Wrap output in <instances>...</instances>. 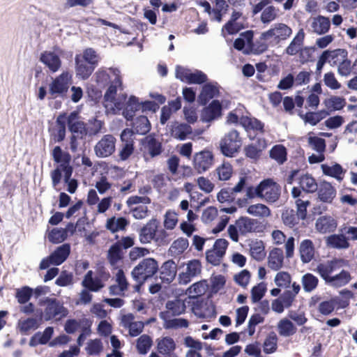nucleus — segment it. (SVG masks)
<instances>
[{"mask_svg": "<svg viewBox=\"0 0 357 357\" xmlns=\"http://www.w3.org/2000/svg\"><path fill=\"white\" fill-rule=\"evenodd\" d=\"M54 161L59 165L51 172L50 176L53 187L57 186L62 178V172L64 173V182L67 183V190L73 194L77 190L78 182L75 178H71L73 167L70 165L71 155L69 153L63 151L59 146H55L52 151Z\"/></svg>", "mask_w": 357, "mask_h": 357, "instance_id": "1", "label": "nucleus"}, {"mask_svg": "<svg viewBox=\"0 0 357 357\" xmlns=\"http://www.w3.org/2000/svg\"><path fill=\"white\" fill-rule=\"evenodd\" d=\"M159 270L158 263L153 258H145L142 260L132 271L133 279L138 283L135 288L139 289L147 280L152 278Z\"/></svg>", "mask_w": 357, "mask_h": 357, "instance_id": "2", "label": "nucleus"}, {"mask_svg": "<svg viewBox=\"0 0 357 357\" xmlns=\"http://www.w3.org/2000/svg\"><path fill=\"white\" fill-rule=\"evenodd\" d=\"M242 144L239 132L236 129H231L220 139V150L225 156L232 158L239 152Z\"/></svg>", "mask_w": 357, "mask_h": 357, "instance_id": "3", "label": "nucleus"}, {"mask_svg": "<svg viewBox=\"0 0 357 357\" xmlns=\"http://www.w3.org/2000/svg\"><path fill=\"white\" fill-rule=\"evenodd\" d=\"M73 82V75L68 71H63L54 78L49 84L48 93L51 99L66 96Z\"/></svg>", "mask_w": 357, "mask_h": 357, "instance_id": "4", "label": "nucleus"}, {"mask_svg": "<svg viewBox=\"0 0 357 357\" xmlns=\"http://www.w3.org/2000/svg\"><path fill=\"white\" fill-rule=\"evenodd\" d=\"M40 304V305H45L44 314L46 321L54 319L61 320L68 314V310L63 306V303L55 298L47 297Z\"/></svg>", "mask_w": 357, "mask_h": 357, "instance_id": "5", "label": "nucleus"}, {"mask_svg": "<svg viewBox=\"0 0 357 357\" xmlns=\"http://www.w3.org/2000/svg\"><path fill=\"white\" fill-rule=\"evenodd\" d=\"M140 151L145 162H150L163 151L162 143L154 136L148 135L141 141Z\"/></svg>", "mask_w": 357, "mask_h": 357, "instance_id": "6", "label": "nucleus"}, {"mask_svg": "<svg viewBox=\"0 0 357 357\" xmlns=\"http://www.w3.org/2000/svg\"><path fill=\"white\" fill-rule=\"evenodd\" d=\"M292 34V29L284 23H275L271 29L261 33V38L270 40L275 45L287 40Z\"/></svg>", "mask_w": 357, "mask_h": 357, "instance_id": "7", "label": "nucleus"}, {"mask_svg": "<svg viewBox=\"0 0 357 357\" xmlns=\"http://www.w3.org/2000/svg\"><path fill=\"white\" fill-rule=\"evenodd\" d=\"M70 253V245L69 243H64L57 247L50 256L41 260L39 265L40 269H47L50 265H61L66 260Z\"/></svg>", "mask_w": 357, "mask_h": 357, "instance_id": "8", "label": "nucleus"}, {"mask_svg": "<svg viewBox=\"0 0 357 357\" xmlns=\"http://www.w3.org/2000/svg\"><path fill=\"white\" fill-rule=\"evenodd\" d=\"M348 265V261L343 259H333L317 265L316 271L321 278L326 282L329 283L332 278L331 273Z\"/></svg>", "mask_w": 357, "mask_h": 357, "instance_id": "9", "label": "nucleus"}, {"mask_svg": "<svg viewBox=\"0 0 357 357\" xmlns=\"http://www.w3.org/2000/svg\"><path fill=\"white\" fill-rule=\"evenodd\" d=\"M236 225L241 235H246L248 233H261L266 229V224L248 217L239 218L236 220Z\"/></svg>", "mask_w": 357, "mask_h": 357, "instance_id": "10", "label": "nucleus"}, {"mask_svg": "<svg viewBox=\"0 0 357 357\" xmlns=\"http://www.w3.org/2000/svg\"><path fill=\"white\" fill-rule=\"evenodd\" d=\"M116 139L112 134L104 135L94 146V152L98 158H107L116 150Z\"/></svg>", "mask_w": 357, "mask_h": 357, "instance_id": "11", "label": "nucleus"}, {"mask_svg": "<svg viewBox=\"0 0 357 357\" xmlns=\"http://www.w3.org/2000/svg\"><path fill=\"white\" fill-rule=\"evenodd\" d=\"M228 245L229 243L227 240L224 238L217 239L212 249L207 250L206 252L207 262L213 266H218L225 255Z\"/></svg>", "mask_w": 357, "mask_h": 357, "instance_id": "12", "label": "nucleus"}, {"mask_svg": "<svg viewBox=\"0 0 357 357\" xmlns=\"http://www.w3.org/2000/svg\"><path fill=\"white\" fill-rule=\"evenodd\" d=\"M121 144L119 148V157L121 160H128L134 153L133 131L129 128L124 129L120 135Z\"/></svg>", "mask_w": 357, "mask_h": 357, "instance_id": "13", "label": "nucleus"}, {"mask_svg": "<svg viewBox=\"0 0 357 357\" xmlns=\"http://www.w3.org/2000/svg\"><path fill=\"white\" fill-rule=\"evenodd\" d=\"M261 199L266 202L273 203L276 202L280 196V186L272 179L268 178L260 182Z\"/></svg>", "mask_w": 357, "mask_h": 357, "instance_id": "14", "label": "nucleus"}, {"mask_svg": "<svg viewBox=\"0 0 357 357\" xmlns=\"http://www.w3.org/2000/svg\"><path fill=\"white\" fill-rule=\"evenodd\" d=\"M213 159V154L210 151L196 153L193 158V167L199 174L204 173L212 167Z\"/></svg>", "mask_w": 357, "mask_h": 357, "instance_id": "15", "label": "nucleus"}, {"mask_svg": "<svg viewBox=\"0 0 357 357\" xmlns=\"http://www.w3.org/2000/svg\"><path fill=\"white\" fill-rule=\"evenodd\" d=\"M119 88L122 89V80L121 77L119 75H117L112 82L104 95L103 98L105 107H108L109 103H112L114 104V107L118 110H121L123 108V104L116 100L117 89Z\"/></svg>", "mask_w": 357, "mask_h": 357, "instance_id": "16", "label": "nucleus"}, {"mask_svg": "<svg viewBox=\"0 0 357 357\" xmlns=\"http://www.w3.org/2000/svg\"><path fill=\"white\" fill-rule=\"evenodd\" d=\"M121 326L128 330L131 337H137L142 333L144 328L143 321H135V316L132 313L123 314L121 319Z\"/></svg>", "mask_w": 357, "mask_h": 357, "instance_id": "17", "label": "nucleus"}, {"mask_svg": "<svg viewBox=\"0 0 357 357\" xmlns=\"http://www.w3.org/2000/svg\"><path fill=\"white\" fill-rule=\"evenodd\" d=\"M67 123L68 129L72 135L79 137V138H85L87 135V129L86 123L78 120V114L73 112L67 117Z\"/></svg>", "mask_w": 357, "mask_h": 357, "instance_id": "18", "label": "nucleus"}, {"mask_svg": "<svg viewBox=\"0 0 357 357\" xmlns=\"http://www.w3.org/2000/svg\"><path fill=\"white\" fill-rule=\"evenodd\" d=\"M253 31H246L241 33V36L244 37L246 40L247 44L250 49V52L255 54H260L266 52L268 49V44L266 43V40H264L260 37L259 40L253 41Z\"/></svg>", "mask_w": 357, "mask_h": 357, "instance_id": "19", "label": "nucleus"}, {"mask_svg": "<svg viewBox=\"0 0 357 357\" xmlns=\"http://www.w3.org/2000/svg\"><path fill=\"white\" fill-rule=\"evenodd\" d=\"M291 195L292 197L296 199V213L300 216L301 220H305L307 213V208L310 205V202L308 199H304L305 195L298 187H294L292 188Z\"/></svg>", "mask_w": 357, "mask_h": 357, "instance_id": "20", "label": "nucleus"}, {"mask_svg": "<svg viewBox=\"0 0 357 357\" xmlns=\"http://www.w3.org/2000/svg\"><path fill=\"white\" fill-rule=\"evenodd\" d=\"M40 61L43 63L50 72L56 73L61 67V60L59 55L51 51H44L40 54Z\"/></svg>", "mask_w": 357, "mask_h": 357, "instance_id": "21", "label": "nucleus"}, {"mask_svg": "<svg viewBox=\"0 0 357 357\" xmlns=\"http://www.w3.org/2000/svg\"><path fill=\"white\" fill-rule=\"evenodd\" d=\"M76 75L82 79H88L96 67L81 58V54H77L75 58Z\"/></svg>", "mask_w": 357, "mask_h": 357, "instance_id": "22", "label": "nucleus"}, {"mask_svg": "<svg viewBox=\"0 0 357 357\" xmlns=\"http://www.w3.org/2000/svg\"><path fill=\"white\" fill-rule=\"evenodd\" d=\"M158 225L156 219H151L140 229L139 241L142 243H150L154 238Z\"/></svg>", "mask_w": 357, "mask_h": 357, "instance_id": "23", "label": "nucleus"}, {"mask_svg": "<svg viewBox=\"0 0 357 357\" xmlns=\"http://www.w3.org/2000/svg\"><path fill=\"white\" fill-rule=\"evenodd\" d=\"M177 273V266L173 260H168L163 263L160 269V278L164 283L172 282Z\"/></svg>", "mask_w": 357, "mask_h": 357, "instance_id": "24", "label": "nucleus"}, {"mask_svg": "<svg viewBox=\"0 0 357 357\" xmlns=\"http://www.w3.org/2000/svg\"><path fill=\"white\" fill-rule=\"evenodd\" d=\"M319 199L325 203H331L336 196V190L331 183L321 181L317 189Z\"/></svg>", "mask_w": 357, "mask_h": 357, "instance_id": "25", "label": "nucleus"}, {"mask_svg": "<svg viewBox=\"0 0 357 357\" xmlns=\"http://www.w3.org/2000/svg\"><path fill=\"white\" fill-rule=\"evenodd\" d=\"M219 93L218 83H206L202 86L199 96V101L201 105H205L210 100L218 96Z\"/></svg>", "mask_w": 357, "mask_h": 357, "instance_id": "26", "label": "nucleus"}, {"mask_svg": "<svg viewBox=\"0 0 357 357\" xmlns=\"http://www.w3.org/2000/svg\"><path fill=\"white\" fill-rule=\"evenodd\" d=\"M222 115V105L218 100H213L202 112L204 121L210 122Z\"/></svg>", "mask_w": 357, "mask_h": 357, "instance_id": "27", "label": "nucleus"}, {"mask_svg": "<svg viewBox=\"0 0 357 357\" xmlns=\"http://www.w3.org/2000/svg\"><path fill=\"white\" fill-rule=\"evenodd\" d=\"M298 250L303 263H309L314 259L315 249L313 242L310 239L302 241Z\"/></svg>", "mask_w": 357, "mask_h": 357, "instance_id": "28", "label": "nucleus"}, {"mask_svg": "<svg viewBox=\"0 0 357 357\" xmlns=\"http://www.w3.org/2000/svg\"><path fill=\"white\" fill-rule=\"evenodd\" d=\"M192 132V128L187 123L174 122L170 128V134L179 140H185Z\"/></svg>", "mask_w": 357, "mask_h": 357, "instance_id": "29", "label": "nucleus"}, {"mask_svg": "<svg viewBox=\"0 0 357 357\" xmlns=\"http://www.w3.org/2000/svg\"><path fill=\"white\" fill-rule=\"evenodd\" d=\"M305 33L303 29H299L289 45L287 47L285 52L291 56L296 55L303 48Z\"/></svg>", "mask_w": 357, "mask_h": 357, "instance_id": "30", "label": "nucleus"}, {"mask_svg": "<svg viewBox=\"0 0 357 357\" xmlns=\"http://www.w3.org/2000/svg\"><path fill=\"white\" fill-rule=\"evenodd\" d=\"M284 262L283 251L280 248H275L270 252L268 257V266L273 271L280 270Z\"/></svg>", "mask_w": 357, "mask_h": 357, "instance_id": "31", "label": "nucleus"}, {"mask_svg": "<svg viewBox=\"0 0 357 357\" xmlns=\"http://www.w3.org/2000/svg\"><path fill=\"white\" fill-rule=\"evenodd\" d=\"M299 188L306 193L315 192L318 189V184L315 178L310 174H305L299 177Z\"/></svg>", "mask_w": 357, "mask_h": 357, "instance_id": "32", "label": "nucleus"}, {"mask_svg": "<svg viewBox=\"0 0 357 357\" xmlns=\"http://www.w3.org/2000/svg\"><path fill=\"white\" fill-rule=\"evenodd\" d=\"M331 22L328 17L319 15L312 19L311 28L312 31L317 34H324L330 29Z\"/></svg>", "mask_w": 357, "mask_h": 357, "instance_id": "33", "label": "nucleus"}, {"mask_svg": "<svg viewBox=\"0 0 357 357\" xmlns=\"http://www.w3.org/2000/svg\"><path fill=\"white\" fill-rule=\"evenodd\" d=\"M337 227V222L331 217L321 216L316 222V229L321 233L333 231Z\"/></svg>", "mask_w": 357, "mask_h": 357, "instance_id": "34", "label": "nucleus"}, {"mask_svg": "<svg viewBox=\"0 0 357 357\" xmlns=\"http://www.w3.org/2000/svg\"><path fill=\"white\" fill-rule=\"evenodd\" d=\"M132 128L131 129L133 131V135L135 133L139 135H146L148 133L151 128L149 120L146 116H139L137 117L132 123Z\"/></svg>", "mask_w": 357, "mask_h": 357, "instance_id": "35", "label": "nucleus"}, {"mask_svg": "<svg viewBox=\"0 0 357 357\" xmlns=\"http://www.w3.org/2000/svg\"><path fill=\"white\" fill-rule=\"evenodd\" d=\"M141 109V104L139 99L131 96L126 104L123 114L128 121H132L135 112Z\"/></svg>", "mask_w": 357, "mask_h": 357, "instance_id": "36", "label": "nucleus"}, {"mask_svg": "<svg viewBox=\"0 0 357 357\" xmlns=\"http://www.w3.org/2000/svg\"><path fill=\"white\" fill-rule=\"evenodd\" d=\"M66 123V114H59L56 120V131L53 136L55 142H61L65 139Z\"/></svg>", "mask_w": 357, "mask_h": 357, "instance_id": "37", "label": "nucleus"}, {"mask_svg": "<svg viewBox=\"0 0 357 357\" xmlns=\"http://www.w3.org/2000/svg\"><path fill=\"white\" fill-rule=\"evenodd\" d=\"M82 285L89 291H98L104 287L105 284H101L96 278L93 277V271H89L82 282Z\"/></svg>", "mask_w": 357, "mask_h": 357, "instance_id": "38", "label": "nucleus"}, {"mask_svg": "<svg viewBox=\"0 0 357 357\" xmlns=\"http://www.w3.org/2000/svg\"><path fill=\"white\" fill-rule=\"evenodd\" d=\"M129 221L123 217L116 218L114 216L107 220L106 228L112 233L124 230L128 225Z\"/></svg>", "mask_w": 357, "mask_h": 357, "instance_id": "39", "label": "nucleus"}, {"mask_svg": "<svg viewBox=\"0 0 357 357\" xmlns=\"http://www.w3.org/2000/svg\"><path fill=\"white\" fill-rule=\"evenodd\" d=\"M269 156L279 165H282L287 160V149L282 144L275 145L270 150Z\"/></svg>", "mask_w": 357, "mask_h": 357, "instance_id": "40", "label": "nucleus"}, {"mask_svg": "<svg viewBox=\"0 0 357 357\" xmlns=\"http://www.w3.org/2000/svg\"><path fill=\"white\" fill-rule=\"evenodd\" d=\"M278 331L280 335L289 337L296 333L297 328L290 320L284 318L278 322Z\"/></svg>", "mask_w": 357, "mask_h": 357, "instance_id": "41", "label": "nucleus"}, {"mask_svg": "<svg viewBox=\"0 0 357 357\" xmlns=\"http://www.w3.org/2000/svg\"><path fill=\"white\" fill-rule=\"evenodd\" d=\"M107 259L113 267H116L117 263L123 259V252L119 241L115 243L109 248Z\"/></svg>", "mask_w": 357, "mask_h": 357, "instance_id": "42", "label": "nucleus"}, {"mask_svg": "<svg viewBox=\"0 0 357 357\" xmlns=\"http://www.w3.org/2000/svg\"><path fill=\"white\" fill-rule=\"evenodd\" d=\"M53 328L52 327H47L43 333H36L30 340L31 346H36L37 344H45L49 342L53 335Z\"/></svg>", "mask_w": 357, "mask_h": 357, "instance_id": "43", "label": "nucleus"}, {"mask_svg": "<svg viewBox=\"0 0 357 357\" xmlns=\"http://www.w3.org/2000/svg\"><path fill=\"white\" fill-rule=\"evenodd\" d=\"M321 169L324 175L333 177L339 181L343 179V175L345 173L342 167L337 163H335L333 166L322 165Z\"/></svg>", "mask_w": 357, "mask_h": 357, "instance_id": "44", "label": "nucleus"}, {"mask_svg": "<svg viewBox=\"0 0 357 357\" xmlns=\"http://www.w3.org/2000/svg\"><path fill=\"white\" fill-rule=\"evenodd\" d=\"M282 220L286 226L293 228L299 223L301 218L294 210L287 209L282 213Z\"/></svg>", "mask_w": 357, "mask_h": 357, "instance_id": "45", "label": "nucleus"}, {"mask_svg": "<svg viewBox=\"0 0 357 357\" xmlns=\"http://www.w3.org/2000/svg\"><path fill=\"white\" fill-rule=\"evenodd\" d=\"M153 344L151 337L146 335H142L137 340L136 343V348L137 352L141 355L146 354L150 350Z\"/></svg>", "mask_w": 357, "mask_h": 357, "instance_id": "46", "label": "nucleus"}, {"mask_svg": "<svg viewBox=\"0 0 357 357\" xmlns=\"http://www.w3.org/2000/svg\"><path fill=\"white\" fill-rule=\"evenodd\" d=\"M328 52V62L332 66H338L341 61L347 57L348 52L344 49H336L332 51L326 50Z\"/></svg>", "mask_w": 357, "mask_h": 357, "instance_id": "47", "label": "nucleus"}, {"mask_svg": "<svg viewBox=\"0 0 357 357\" xmlns=\"http://www.w3.org/2000/svg\"><path fill=\"white\" fill-rule=\"evenodd\" d=\"M278 336L274 331L270 332L266 336L264 344V351L266 354L274 353L278 349Z\"/></svg>", "mask_w": 357, "mask_h": 357, "instance_id": "48", "label": "nucleus"}, {"mask_svg": "<svg viewBox=\"0 0 357 357\" xmlns=\"http://www.w3.org/2000/svg\"><path fill=\"white\" fill-rule=\"evenodd\" d=\"M301 282L304 291L311 292L317 287L319 280L313 274L307 273L303 275Z\"/></svg>", "mask_w": 357, "mask_h": 357, "instance_id": "49", "label": "nucleus"}, {"mask_svg": "<svg viewBox=\"0 0 357 357\" xmlns=\"http://www.w3.org/2000/svg\"><path fill=\"white\" fill-rule=\"evenodd\" d=\"M351 280V274L349 271L342 270L340 273L333 275L331 278L328 284L335 287H342L348 284Z\"/></svg>", "mask_w": 357, "mask_h": 357, "instance_id": "50", "label": "nucleus"}, {"mask_svg": "<svg viewBox=\"0 0 357 357\" xmlns=\"http://www.w3.org/2000/svg\"><path fill=\"white\" fill-rule=\"evenodd\" d=\"M247 211L254 216L266 218L271 215L270 208L263 204H252L248 206Z\"/></svg>", "mask_w": 357, "mask_h": 357, "instance_id": "51", "label": "nucleus"}, {"mask_svg": "<svg viewBox=\"0 0 357 357\" xmlns=\"http://www.w3.org/2000/svg\"><path fill=\"white\" fill-rule=\"evenodd\" d=\"M328 243L334 248L342 249L349 247L348 239L343 234L331 235L328 238Z\"/></svg>", "mask_w": 357, "mask_h": 357, "instance_id": "52", "label": "nucleus"}, {"mask_svg": "<svg viewBox=\"0 0 357 357\" xmlns=\"http://www.w3.org/2000/svg\"><path fill=\"white\" fill-rule=\"evenodd\" d=\"M279 8L274 6L266 7L261 12L260 20L263 24H269L278 17Z\"/></svg>", "mask_w": 357, "mask_h": 357, "instance_id": "53", "label": "nucleus"}, {"mask_svg": "<svg viewBox=\"0 0 357 357\" xmlns=\"http://www.w3.org/2000/svg\"><path fill=\"white\" fill-rule=\"evenodd\" d=\"M168 312L172 316L180 315L185 310V305L183 301L179 299L168 301L166 303Z\"/></svg>", "mask_w": 357, "mask_h": 357, "instance_id": "54", "label": "nucleus"}, {"mask_svg": "<svg viewBox=\"0 0 357 357\" xmlns=\"http://www.w3.org/2000/svg\"><path fill=\"white\" fill-rule=\"evenodd\" d=\"M67 237V229L63 228H54L48 234L49 241L54 244L64 241Z\"/></svg>", "mask_w": 357, "mask_h": 357, "instance_id": "55", "label": "nucleus"}, {"mask_svg": "<svg viewBox=\"0 0 357 357\" xmlns=\"http://www.w3.org/2000/svg\"><path fill=\"white\" fill-rule=\"evenodd\" d=\"M208 284L206 280L199 281L192 284L188 289L189 296L197 298L204 295L207 290Z\"/></svg>", "mask_w": 357, "mask_h": 357, "instance_id": "56", "label": "nucleus"}, {"mask_svg": "<svg viewBox=\"0 0 357 357\" xmlns=\"http://www.w3.org/2000/svg\"><path fill=\"white\" fill-rule=\"evenodd\" d=\"M84 321H90L88 319L84 318L82 319L77 320L75 319H68L64 325V330L68 334H73L79 329L85 326Z\"/></svg>", "mask_w": 357, "mask_h": 357, "instance_id": "57", "label": "nucleus"}, {"mask_svg": "<svg viewBox=\"0 0 357 357\" xmlns=\"http://www.w3.org/2000/svg\"><path fill=\"white\" fill-rule=\"evenodd\" d=\"M176 344L174 340L169 337H163L158 342L157 348L159 353L169 354L175 349Z\"/></svg>", "mask_w": 357, "mask_h": 357, "instance_id": "58", "label": "nucleus"}, {"mask_svg": "<svg viewBox=\"0 0 357 357\" xmlns=\"http://www.w3.org/2000/svg\"><path fill=\"white\" fill-rule=\"evenodd\" d=\"M33 294V289L32 288L24 286L16 289L15 298L20 304H25L30 300Z\"/></svg>", "mask_w": 357, "mask_h": 357, "instance_id": "59", "label": "nucleus"}, {"mask_svg": "<svg viewBox=\"0 0 357 357\" xmlns=\"http://www.w3.org/2000/svg\"><path fill=\"white\" fill-rule=\"evenodd\" d=\"M218 178L220 181L229 180L233 174V167L229 162H224L216 169Z\"/></svg>", "mask_w": 357, "mask_h": 357, "instance_id": "60", "label": "nucleus"}, {"mask_svg": "<svg viewBox=\"0 0 357 357\" xmlns=\"http://www.w3.org/2000/svg\"><path fill=\"white\" fill-rule=\"evenodd\" d=\"M266 287L264 282H260L254 286L251 289V300L253 303H258L264 296L266 292Z\"/></svg>", "mask_w": 357, "mask_h": 357, "instance_id": "61", "label": "nucleus"}, {"mask_svg": "<svg viewBox=\"0 0 357 357\" xmlns=\"http://www.w3.org/2000/svg\"><path fill=\"white\" fill-rule=\"evenodd\" d=\"M104 126V121L99 120L97 118H93L89 121V127L86 128L87 134L90 136L96 135L102 132Z\"/></svg>", "mask_w": 357, "mask_h": 357, "instance_id": "62", "label": "nucleus"}, {"mask_svg": "<svg viewBox=\"0 0 357 357\" xmlns=\"http://www.w3.org/2000/svg\"><path fill=\"white\" fill-rule=\"evenodd\" d=\"M291 282V275L286 271L278 273L275 277V282L279 287L287 288Z\"/></svg>", "mask_w": 357, "mask_h": 357, "instance_id": "63", "label": "nucleus"}, {"mask_svg": "<svg viewBox=\"0 0 357 357\" xmlns=\"http://www.w3.org/2000/svg\"><path fill=\"white\" fill-rule=\"evenodd\" d=\"M89 355H98L102 350V344L99 339L91 340L87 343L86 347Z\"/></svg>", "mask_w": 357, "mask_h": 357, "instance_id": "64", "label": "nucleus"}]
</instances>
